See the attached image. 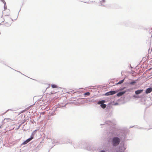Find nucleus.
<instances>
[{
	"label": "nucleus",
	"mask_w": 152,
	"mask_h": 152,
	"mask_svg": "<svg viewBox=\"0 0 152 152\" xmlns=\"http://www.w3.org/2000/svg\"><path fill=\"white\" fill-rule=\"evenodd\" d=\"M12 19L8 16H5L4 18V23L5 26H10L12 23Z\"/></svg>",
	"instance_id": "obj_1"
},
{
	"label": "nucleus",
	"mask_w": 152,
	"mask_h": 152,
	"mask_svg": "<svg viewBox=\"0 0 152 152\" xmlns=\"http://www.w3.org/2000/svg\"><path fill=\"white\" fill-rule=\"evenodd\" d=\"M120 142V140L119 138L117 137H114L113 139V145H118Z\"/></svg>",
	"instance_id": "obj_2"
},
{
	"label": "nucleus",
	"mask_w": 152,
	"mask_h": 152,
	"mask_svg": "<svg viewBox=\"0 0 152 152\" xmlns=\"http://www.w3.org/2000/svg\"><path fill=\"white\" fill-rule=\"evenodd\" d=\"M116 92H116L115 91H110L106 93L105 95L106 96H109L113 95L116 94Z\"/></svg>",
	"instance_id": "obj_3"
},
{
	"label": "nucleus",
	"mask_w": 152,
	"mask_h": 152,
	"mask_svg": "<svg viewBox=\"0 0 152 152\" xmlns=\"http://www.w3.org/2000/svg\"><path fill=\"white\" fill-rule=\"evenodd\" d=\"M33 138V137H31L29 138L28 139L24 142L22 144V145H25L27 143L29 142H30L31 140Z\"/></svg>",
	"instance_id": "obj_4"
},
{
	"label": "nucleus",
	"mask_w": 152,
	"mask_h": 152,
	"mask_svg": "<svg viewBox=\"0 0 152 152\" xmlns=\"http://www.w3.org/2000/svg\"><path fill=\"white\" fill-rule=\"evenodd\" d=\"M152 91V88H149L147 89L145 91V93L146 94H148L151 93Z\"/></svg>",
	"instance_id": "obj_5"
},
{
	"label": "nucleus",
	"mask_w": 152,
	"mask_h": 152,
	"mask_svg": "<svg viewBox=\"0 0 152 152\" xmlns=\"http://www.w3.org/2000/svg\"><path fill=\"white\" fill-rule=\"evenodd\" d=\"M126 92V91H123V92H121L118 93L117 94V96H120L122 95H123L124 94H125Z\"/></svg>",
	"instance_id": "obj_6"
},
{
	"label": "nucleus",
	"mask_w": 152,
	"mask_h": 152,
	"mask_svg": "<svg viewBox=\"0 0 152 152\" xmlns=\"http://www.w3.org/2000/svg\"><path fill=\"white\" fill-rule=\"evenodd\" d=\"M143 91V90L142 89L137 90L135 91V93L137 95L138 94L141 93Z\"/></svg>",
	"instance_id": "obj_7"
},
{
	"label": "nucleus",
	"mask_w": 152,
	"mask_h": 152,
	"mask_svg": "<svg viewBox=\"0 0 152 152\" xmlns=\"http://www.w3.org/2000/svg\"><path fill=\"white\" fill-rule=\"evenodd\" d=\"M105 102V100L100 101H99L98 102V104H100L101 105V104H103Z\"/></svg>",
	"instance_id": "obj_8"
},
{
	"label": "nucleus",
	"mask_w": 152,
	"mask_h": 152,
	"mask_svg": "<svg viewBox=\"0 0 152 152\" xmlns=\"http://www.w3.org/2000/svg\"><path fill=\"white\" fill-rule=\"evenodd\" d=\"M105 2V0H102L100 1V3L101 5L102 6H104V3Z\"/></svg>",
	"instance_id": "obj_9"
},
{
	"label": "nucleus",
	"mask_w": 152,
	"mask_h": 152,
	"mask_svg": "<svg viewBox=\"0 0 152 152\" xmlns=\"http://www.w3.org/2000/svg\"><path fill=\"white\" fill-rule=\"evenodd\" d=\"M51 86L53 88H58V86H57V85H55V84L52 85Z\"/></svg>",
	"instance_id": "obj_10"
},
{
	"label": "nucleus",
	"mask_w": 152,
	"mask_h": 152,
	"mask_svg": "<svg viewBox=\"0 0 152 152\" xmlns=\"http://www.w3.org/2000/svg\"><path fill=\"white\" fill-rule=\"evenodd\" d=\"M100 106L102 108H104L106 107L107 105L106 104H101Z\"/></svg>",
	"instance_id": "obj_11"
},
{
	"label": "nucleus",
	"mask_w": 152,
	"mask_h": 152,
	"mask_svg": "<svg viewBox=\"0 0 152 152\" xmlns=\"http://www.w3.org/2000/svg\"><path fill=\"white\" fill-rule=\"evenodd\" d=\"M124 79H123L120 81L119 82H118V83L116 84H120L123 83L124 82Z\"/></svg>",
	"instance_id": "obj_12"
},
{
	"label": "nucleus",
	"mask_w": 152,
	"mask_h": 152,
	"mask_svg": "<svg viewBox=\"0 0 152 152\" xmlns=\"http://www.w3.org/2000/svg\"><path fill=\"white\" fill-rule=\"evenodd\" d=\"M90 93L89 92H87L86 93H85L84 94V95H87V96H89L90 95Z\"/></svg>",
	"instance_id": "obj_13"
},
{
	"label": "nucleus",
	"mask_w": 152,
	"mask_h": 152,
	"mask_svg": "<svg viewBox=\"0 0 152 152\" xmlns=\"http://www.w3.org/2000/svg\"><path fill=\"white\" fill-rule=\"evenodd\" d=\"M135 83V81H134V82H131L130 83V84H133L134 83Z\"/></svg>",
	"instance_id": "obj_14"
},
{
	"label": "nucleus",
	"mask_w": 152,
	"mask_h": 152,
	"mask_svg": "<svg viewBox=\"0 0 152 152\" xmlns=\"http://www.w3.org/2000/svg\"><path fill=\"white\" fill-rule=\"evenodd\" d=\"M92 2L93 1H95V0H90Z\"/></svg>",
	"instance_id": "obj_15"
},
{
	"label": "nucleus",
	"mask_w": 152,
	"mask_h": 152,
	"mask_svg": "<svg viewBox=\"0 0 152 152\" xmlns=\"http://www.w3.org/2000/svg\"><path fill=\"white\" fill-rule=\"evenodd\" d=\"M101 152H105L104 151H102Z\"/></svg>",
	"instance_id": "obj_16"
}]
</instances>
